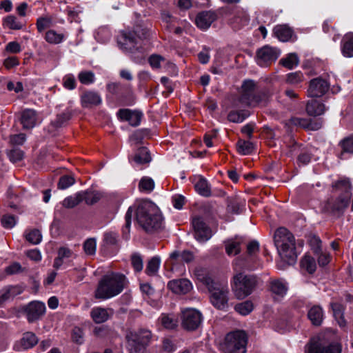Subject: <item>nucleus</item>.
I'll list each match as a JSON object with an SVG mask.
<instances>
[{"mask_svg": "<svg viewBox=\"0 0 353 353\" xmlns=\"http://www.w3.org/2000/svg\"><path fill=\"white\" fill-rule=\"evenodd\" d=\"M333 191L339 192L337 196L330 197L321 205L322 213L334 217L339 218L343 215L349 206L352 196V187L349 179H341L332 184Z\"/></svg>", "mask_w": 353, "mask_h": 353, "instance_id": "f257e3e1", "label": "nucleus"}, {"mask_svg": "<svg viewBox=\"0 0 353 353\" xmlns=\"http://www.w3.org/2000/svg\"><path fill=\"white\" fill-rule=\"evenodd\" d=\"M149 37V29L136 24L133 31H121L117 38L119 48L130 54L132 59L140 63L144 59V52L141 41Z\"/></svg>", "mask_w": 353, "mask_h": 353, "instance_id": "f03ea898", "label": "nucleus"}, {"mask_svg": "<svg viewBox=\"0 0 353 353\" xmlns=\"http://www.w3.org/2000/svg\"><path fill=\"white\" fill-rule=\"evenodd\" d=\"M136 217L139 224L147 232H152L162 228V216L157 206L150 201L139 203L136 208Z\"/></svg>", "mask_w": 353, "mask_h": 353, "instance_id": "7ed1b4c3", "label": "nucleus"}, {"mask_svg": "<svg viewBox=\"0 0 353 353\" xmlns=\"http://www.w3.org/2000/svg\"><path fill=\"white\" fill-rule=\"evenodd\" d=\"M125 281V275L119 273L103 276L95 290V298L105 300L118 295L123 291Z\"/></svg>", "mask_w": 353, "mask_h": 353, "instance_id": "20e7f679", "label": "nucleus"}, {"mask_svg": "<svg viewBox=\"0 0 353 353\" xmlns=\"http://www.w3.org/2000/svg\"><path fill=\"white\" fill-rule=\"evenodd\" d=\"M274 241L281 258L293 263L297 258L294 235L285 228H278L274 236Z\"/></svg>", "mask_w": 353, "mask_h": 353, "instance_id": "39448f33", "label": "nucleus"}, {"mask_svg": "<svg viewBox=\"0 0 353 353\" xmlns=\"http://www.w3.org/2000/svg\"><path fill=\"white\" fill-rule=\"evenodd\" d=\"M232 290L238 299H243L250 295L259 284L260 279L254 274L239 273L233 277Z\"/></svg>", "mask_w": 353, "mask_h": 353, "instance_id": "423d86ee", "label": "nucleus"}, {"mask_svg": "<svg viewBox=\"0 0 353 353\" xmlns=\"http://www.w3.org/2000/svg\"><path fill=\"white\" fill-rule=\"evenodd\" d=\"M248 336L242 330H236L228 334L221 346L225 353H246Z\"/></svg>", "mask_w": 353, "mask_h": 353, "instance_id": "0eeeda50", "label": "nucleus"}, {"mask_svg": "<svg viewBox=\"0 0 353 353\" xmlns=\"http://www.w3.org/2000/svg\"><path fill=\"white\" fill-rule=\"evenodd\" d=\"M208 290L210 292V301L212 305L217 310H228L230 294L228 285L216 282Z\"/></svg>", "mask_w": 353, "mask_h": 353, "instance_id": "6e6552de", "label": "nucleus"}, {"mask_svg": "<svg viewBox=\"0 0 353 353\" xmlns=\"http://www.w3.org/2000/svg\"><path fill=\"white\" fill-rule=\"evenodd\" d=\"M151 336L152 334L148 330H141L127 334L128 348L130 353H145Z\"/></svg>", "mask_w": 353, "mask_h": 353, "instance_id": "1a4fd4ad", "label": "nucleus"}, {"mask_svg": "<svg viewBox=\"0 0 353 353\" xmlns=\"http://www.w3.org/2000/svg\"><path fill=\"white\" fill-rule=\"evenodd\" d=\"M259 252V243L257 241H250L247 245V255L244 259L239 258L236 263H239L241 268L254 270L257 268L260 263L257 257Z\"/></svg>", "mask_w": 353, "mask_h": 353, "instance_id": "9d476101", "label": "nucleus"}, {"mask_svg": "<svg viewBox=\"0 0 353 353\" xmlns=\"http://www.w3.org/2000/svg\"><path fill=\"white\" fill-rule=\"evenodd\" d=\"M182 326L189 331L196 330L201 324L203 316L201 313L193 308H187L182 312Z\"/></svg>", "mask_w": 353, "mask_h": 353, "instance_id": "9b49d317", "label": "nucleus"}, {"mask_svg": "<svg viewBox=\"0 0 353 353\" xmlns=\"http://www.w3.org/2000/svg\"><path fill=\"white\" fill-rule=\"evenodd\" d=\"M281 54L277 48L265 46L256 52V62L262 67H266L276 61Z\"/></svg>", "mask_w": 353, "mask_h": 353, "instance_id": "f8f14e48", "label": "nucleus"}, {"mask_svg": "<svg viewBox=\"0 0 353 353\" xmlns=\"http://www.w3.org/2000/svg\"><path fill=\"white\" fill-rule=\"evenodd\" d=\"M341 345L339 343L323 344L321 341L311 340L305 345V353H341Z\"/></svg>", "mask_w": 353, "mask_h": 353, "instance_id": "ddd939ff", "label": "nucleus"}, {"mask_svg": "<svg viewBox=\"0 0 353 353\" xmlns=\"http://www.w3.org/2000/svg\"><path fill=\"white\" fill-rule=\"evenodd\" d=\"M192 223L194 230V238L196 241L205 243L211 239L213 235L212 231L202 217H194Z\"/></svg>", "mask_w": 353, "mask_h": 353, "instance_id": "4468645a", "label": "nucleus"}, {"mask_svg": "<svg viewBox=\"0 0 353 353\" xmlns=\"http://www.w3.org/2000/svg\"><path fill=\"white\" fill-rule=\"evenodd\" d=\"M241 89L242 92L239 97L240 103L251 107L257 92L256 83L252 79L245 80L241 85Z\"/></svg>", "mask_w": 353, "mask_h": 353, "instance_id": "2eb2a0df", "label": "nucleus"}, {"mask_svg": "<svg viewBox=\"0 0 353 353\" xmlns=\"http://www.w3.org/2000/svg\"><path fill=\"white\" fill-rule=\"evenodd\" d=\"M330 83L321 77H317L310 81L307 95L310 97H321L330 89Z\"/></svg>", "mask_w": 353, "mask_h": 353, "instance_id": "dca6fc26", "label": "nucleus"}, {"mask_svg": "<svg viewBox=\"0 0 353 353\" xmlns=\"http://www.w3.org/2000/svg\"><path fill=\"white\" fill-rule=\"evenodd\" d=\"M23 311L29 323H33L43 316L46 312V305L38 301L30 302L24 306Z\"/></svg>", "mask_w": 353, "mask_h": 353, "instance_id": "f3484780", "label": "nucleus"}, {"mask_svg": "<svg viewBox=\"0 0 353 353\" xmlns=\"http://www.w3.org/2000/svg\"><path fill=\"white\" fill-rule=\"evenodd\" d=\"M291 152L297 154V161L303 165L309 163L312 157V148L307 145L299 144L293 141L292 145L290 146Z\"/></svg>", "mask_w": 353, "mask_h": 353, "instance_id": "a211bd4d", "label": "nucleus"}, {"mask_svg": "<svg viewBox=\"0 0 353 353\" xmlns=\"http://www.w3.org/2000/svg\"><path fill=\"white\" fill-rule=\"evenodd\" d=\"M117 115L121 121H128L130 125L136 127L139 125L143 113L136 110L123 108L118 110Z\"/></svg>", "mask_w": 353, "mask_h": 353, "instance_id": "6ab92c4d", "label": "nucleus"}, {"mask_svg": "<svg viewBox=\"0 0 353 353\" xmlns=\"http://www.w3.org/2000/svg\"><path fill=\"white\" fill-rule=\"evenodd\" d=\"M81 103L85 108L97 106L102 103V98L99 92L87 90L81 95Z\"/></svg>", "mask_w": 353, "mask_h": 353, "instance_id": "aec40b11", "label": "nucleus"}, {"mask_svg": "<svg viewBox=\"0 0 353 353\" xmlns=\"http://www.w3.org/2000/svg\"><path fill=\"white\" fill-rule=\"evenodd\" d=\"M216 14L212 11H203L199 12L195 19L196 26L203 30H206L216 20Z\"/></svg>", "mask_w": 353, "mask_h": 353, "instance_id": "412c9836", "label": "nucleus"}, {"mask_svg": "<svg viewBox=\"0 0 353 353\" xmlns=\"http://www.w3.org/2000/svg\"><path fill=\"white\" fill-rule=\"evenodd\" d=\"M21 123L24 129H32L37 123L38 115L36 110L27 108L23 110L21 113Z\"/></svg>", "mask_w": 353, "mask_h": 353, "instance_id": "4be33fe9", "label": "nucleus"}, {"mask_svg": "<svg viewBox=\"0 0 353 353\" xmlns=\"http://www.w3.org/2000/svg\"><path fill=\"white\" fill-rule=\"evenodd\" d=\"M168 287L175 294H185L192 290V285L188 279H181L170 281Z\"/></svg>", "mask_w": 353, "mask_h": 353, "instance_id": "5701e85b", "label": "nucleus"}, {"mask_svg": "<svg viewBox=\"0 0 353 353\" xmlns=\"http://www.w3.org/2000/svg\"><path fill=\"white\" fill-rule=\"evenodd\" d=\"M288 284L283 279H272L269 283V290L274 299L283 298L287 293Z\"/></svg>", "mask_w": 353, "mask_h": 353, "instance_id": "b1692460", "label": "nucleus"}, {"mask_svg": "<svg viewBox=\"0 0 353 353\" xmlns=\"http://www.w3.org/2000/svg\"><path fill=\"white\" fill-rule=\"evenodd\" d=\"M113 314V310L110 308L96 307L92 309L90 316L96 323H103L107 321Z\"/></svg>", "mask_w": 353, "mask_h": 353, "instance_id": "393cba45", "label": "nucleus"}, {"mask_svg": "<svg viewBox=\"0 0 353 353\" xmlns=\"http://www.w3.org/2000/svg\"><path fill=\"white\" fill-rule=\"evenodd\" d=\"M39 342V339L36 334L32 332H26L23 334L20 339L17 350H27L34 347Z\"/></svg>", "mask_w": 353, "mask_h": 353, "instance_id": "a878e982", "label": "nucleus"}, {"mask_svg": "<svg viewBox=\"0 0 353 353\" xmlns=\"http://www.w3.org/2000/svg\"><path fill=\"white\" fill-rule=\"evenodd\" d=\"M151 160L150 151L146 147H140L135 152L133 157H129V161L130 162L133 161L137 165L149 163Z\"/></svg>", "mask_w": 353, "mask_h": 353, "instance_id": "bb28decb", "label": "nucleus"}, {"mask_svg": "<svg viewBox=\"0 0 353 353\" xmlns=\"http://www.w3.org/2000/svg\"><path fill=\"white\" fill-rule=\"evenodd\" d=\"M245 204V200L239 196H230L227 199V210L230 213L239 214L242 212Z\"/></svg>", "mask_w": 353, "mask_h": 353, "instance_id": "cd10ccee", "label": "nucleus"}, {"mask_svg": "<svg viewBox=\"0 0 353 353\" xmlns=\"http://www.w3.org/2000/svg\"><path fill=\"white\" fill-rule=\"evenodd\" d=\"M274 35L283 42L288 41L292 37L293 30L287 25H277L273 29Z\"/></svg>", "mask_w": 353, "mask_h": 353, "instance_id": "c85d7f7f", "label": "nucleus"}, {"mask_svg": "<svg viewBox=\"0 0 353 353\" xmlns=\"http://www.w3.org/2000/svg\"><path fill=\"white\" fill-rule=\"evenodd\" d=\"M2 25L4 28L12 30H22L26 24L15 15L10 14L3 19Z\"/></svg>", "mask_w": 353, "mask_h": 353, "instance_id": "c756f323", "label": "nucleus"}, {"mask_svg": "<svg viewBox=\"0 0 353 353\" xmlns=\"http://www.w3.org/2000/svg\"><path fill=\"white\" fill-rule=\"evenodd\" d=\"M307 317L313 325H321L324 317L323 310L322 307H320L319 305L312 306L308 310Z\"/></svg>", "mask_w": 353, "mask_h": 353, "instance_id": "7c9ffc66", "label": "nucleus"}, {"mask_svg": "<svg viewBox=\"0 0 353 353\" xmlns=\"http://www.w3.org/2000/svg\"><path fill=\"white\" fill-rule=\"evenodd\" d=\"M73 252L66 247H61L57 252V256L54 260L53 267L58 270L65 263V260L70 258Z\"/></svg>", "mask_w": 353, "mask_h": 353, "instance_id": "2f4dec72", "label": "nucleus"}, {"mask_svg": "<svg viewBox=\"0 0 353 353\" xmlns=\"http://www.w3.org/2000/svg\"><path fill=\"white\" fill-rule=\"evenodd\" d=\"M194 275L197 280L205 285L208 289L216 282L208 273V270L203 268H196Z\"/></svg>", "mask_w": 353, "mask_h": 353, "instance_id": "473e14b6", "label": "nucleus"}, {"mask_svg": "<svg viewBox=\"0 0 353 353\" xmlns=\"http://www.w3.org/2000/svg\"><path fill=\"white\" fill-rule=\"evenodd\" d=\"M341 51L345 57H353V32L346 34L342 40Z\"/></svg>", "mask_w": 353, "mask_h": 353, "instance_id": "72a5a7b5", "label": "nucleus"}, {"mask_svg": "<svg viewBox=\"0 0 353 353\" xmlns=\"http://www.w3.org/2000/svg\"><path fill=\"white\" fill-rule=\"evenodd\" d=\"M306 112L310 116L316 117L324 113L325 105L315 99H312L307 103Z\"/></svg>", "mask_w": 353, "mask_h": 353, "instance_id": "f704fd0d", "label": "nucleus"}, {"mask_svg": "<svg viewBox=\"0 0 353 353\" xmlns=\"http://www.w3.org/2000/svg\"><path fill=\"white\" fill-rule=\"evenodd\" d=\"M170 258L172 261L176 262H185L187 263L192 261L194 259V254L190 250L174 251L170 254Z\"/></svg>", "mask_w": 353, "mask_h": 353, "instance_id": "c9c22d12", "label": "nucleus"}, {"mask_svg": "<svg viewBox=\"0 0 353 353\" xmlns=\"http://www.w3.org/2000/svg\"><path fill=\"white\" fill-rule=\"evenodd\" d=\"M270 97L271 94L268 90H257L251 107L266 105L270 101Z\"/></svg>", "mask_w": 353, "mask_h": 353, "instance_id": "e433bc0d", "label": "nucleus"}, {"mask_svg": "<svg viewBox=\"0 0 353 353\" xmlns=\"http://www.w3.org/2000/svg\"><path fill=\"white\" fill-rule=\"evenodd\" d=\"M331 307L332 309L333 315L335 319L337 321L339 326L341 327H345L346 321L343 316V306L339 303H331Z\"/></svg>", "mask_w": 353, "mask_h": 353, "instance_id": "4c0bfd02", "label": "nucleus"}, {"mask_svg": "<svg viewBox=\"0 0 353 353\" xmlns=\"http://www.w3.org/2000/svg\"><path fill=\"white\" fill-rule=\"evenodd\" d=\"M44 38L48 43L57 45L62 43L65 37L63 33H58L54 30H49L46 32Z\"/></svg>", "mask_w": 353, "mask_h": 353, "instance_id": "58836bf2", "label": "nucleus"}, {"mask_svg": "<svg viewBox=\"0 0 353 353\" xmlns=\"http://www.w3.org/2000/svg\"><path fill=\"white\" fill-rule=\"evenodd\" d=\"M161 264L159 256H153L147 263L145 272L150 276L157 274Z\"/></svg>", "mask_w": 353, "mask_h": 353, "instance_id": "ea45409f", "label": "nucleus"}, {"mask_svg": "<svg viewBox=\"0 0 353 353\" xmlns=\"http://www.w3.org/2000/svg\"><path fill=\"white\" fill-rule=\"evenodd\" d=\"M194 188L200 195L205 197L211 196L210 186L206 179L200 178L195 183Z\"/></svg>", "mask_w": 353, "mask_h": 353, "instance_id": "a19ab883", "label": "nucleus"}, {"mask_svg": "<svg viewBox=\"0 0 353 353\" xmlns=\"http://www.w3.org/2000/svg\"><path fill=\"white\" fill-rule=\"evenodd\" d=\"M249 116L248 110H232L228 114V119L232 123H241Z\"/></svg>", "mask_w": 353, "mask_h": 353, "instance_id": "79ce46f5", "label": "nucleus"}, {"mask_svg": "<svg viewBox=\"0 0 353 353\" xmlns=\"http://www.w3.org/2000/svg\"><path fill=\"white\" fill-rule=\"evenodd\" d=\"M71 110L66 109L63 112L57 115L56 119L52 121V125L57 128L62 127L68 121L71 119Z\"/></svg>", "mask_w": 353, "mask_h": 353, "instance_id": "37998d69", "label": "nucleus"}, {"mask_svg": "<svg viewBox=\"0 0 353 353\" xmlns=\"http://www.w3.org/2000/svg\"><path fill=\"white\" fill-rule=\"evenodd\" d=\"M81 201H84L88 205H93L97 203L101 196L98 192L95 191H85L80 192Z\"/></svg>", "mask_w": 353, "mask_h": 353, "instance_id": "c03bdc74", "label": "nucleus"}, {"mask_svg": "<svg viewBox=\"0 0 353 353\" xmlns=\"http://www.w3.org/2000/svg\"><path fill=\"white\" fill-rule=\"evenodd\" d=\"M237 151L242 155L251 154L254 150V144L249 141L240 139L236 143Z\"/></svg>", "mask_w": 353, "mask_h": 353, "instance_id": "a18cd8bd", "label": "nucleus"}, {"mask_svg": "<svg viewBox=\"0 0 353 353\" xmlns=\"http://www.w3.org/2000/svg\"><path fill=\"white\" fill-rule=\"evenodd\" d=\"M299 57L296 53H290L286 57L281 59L279 63L288 69H292L299 65Z\"/></svg>", "mask_w": 353, "mask_h": 353, "instance_id": "49530a36", "label": "nucleus"}, {"mask_svg": "<svg viewBox=\"0 0 353 353\" xmlns=\"http://www.w3.org/2000/svg\"><path fill=\"white\" fill-rule=\"evenodd\" d=\"M25 238L26 241L33 245H37L42 240L41 232L37 229L26 230L25 232Z\"/></svg>", "mask_w": 353, "mask_h": 353, "instance_id": "de8ad7c7", "label": "nucleus"}, {"mask_svg": "<svg viewBox=\"0 0 353 353\" xmlns=\"http://www.w3.org/2000/svg\"><path fill=\"white\" fill-rule=\"evenodd\" d=\"M133 212H134V208H133V207L130 206L128 208V209L125 213V225L122 228V234H123V237L125 239H128L129 237Z\"/></svg>", "mask_w": 353, "mask_h": 353, "instance_id": "09e8293b", "label": "nucleus"}, {"mask_svg": "<svg viewBox=\"0 0 353 353\" xmlns=\"http://www.w3.org/2000/svg\"><path fill=\"white\" fill-rule=\"evenodd\" d=\"M301 265L310 274L314 273L316 268V261L314 259L308 255H305L301 259Z\"/></svg>", "mask_w": 353, "mask_h": 353, "instance_id": "8fccbe9b", "label": "nucleus"}, {"mask_svg": "<svg viewBox=\"0 0 353 353\" xmlns=\"http://www.w3.org/2000/svg\"><path fill=\"white\" fill-rule=\"evenodd\" d=\"M253 309L254 305L251 301H245L234 306L235 311L243 316L249 314Z\"/></svg>", "mask_w": 353, "mask_h": 353, "instance_id": "3c124183", "label": "nucleus"}, {"mask_svg": "<svg viewBox=\"0 0 353 353\" xmlns=\"http://www.w3.org/2000/svg\"><path fill=\"white\" fill-rule=\"evenodd\" d=\"M160 321L165 328L170 330L174 329L178 323L177 319L171 314H162Z\"/></svg>", "mask_w": 353, "mask_h": 353, "instance_id": "603ef678", "label": "nucleus"}, {"mask_svg": "<svg viewBox=\"0 0 353 353\" xmlns=\"http://www.w3.org/2000/svg\"><path fill=\"white\" fill-rule=\"evenodd\" d=\"M81 202L80 192L74 195L67 196L62 201V205L66 208H72Z\"/></svg>", "mask_w": 353, "mask_h": 353, "instance_id": "864d4df0", "label": "nucleus"}, {"mask_svg": "<svg viewBox=\"0 0 353 353\" xmlns=\"http://www.w3.org/2000/svg\"><path fill=\"white\" fill-rule=\"evenodd\" d=\"M78 79L82 84L90 85L95 81V75L92 71L83 70L79 73Z\"/></svg>", "mask_w": 353, "mask_h": 353, "instance_id": "5fc2aeb1", "label": "nucleus"}, {"mask_svg": "<svg viewBox=\"0 0 353 353\" xmlns=\"http://www.w3.org/2000/svg\"><path fill=\"white\" fill-rule=\"evenodd\" d=\"M103 242L108 246H117L119 235L114 232H107L103 235Z\"/></svg>", "mask_w": 353, "mask_h": 353, "instance_id": "6e6d98bb", "label": "nucleus"}, {"mask_svg": "<svg viewBox=\"0 0 353 353\" xmlns=\"http://www.w3.org/2000/svg\"><path fill=\"white\" fill-rule=\"evenodd\" d=\"M52 23V18L46 16L39 17L37 20V28L39 32H42L45 29L50 28Z\"/></svg>", "mask_w": 353, "mask_h": 353, "instance_id": "4d7b16f0", "label": "nucleus"}, {"mask_svg": "<svg viewBox=\"0 0 353 353\" xmlns=\"http://www.w3.org/2000/svg\"><path fill=\"white\" fill-rule=\"evenodd\" d=\"M154 182L149 177H143L139 184V188L141 192H150L154 190Z\"/></svg>", "mask_w": 353, "mask_h": 353, "instance_id": "13d9d810", "label": "nucleus"}, {"mask_svg": "<svg viewBox=\"0 0 353 353\" xmlns=\"http://www.w3.org/2000/svg\"><path fill=\"white\" fill-rule=\"evenodd\" d=\"M225 251L228 255H236L241 251L240 242L230 240L225 244Z\"/></svg>", "mask_w": 353, "mask_h": 353, "instance_id": "bf43d9fd", "label": "nucleus"}, {"mask_svg": "<svg viewBox=\"0 0 353 353\" xmlns=\"http://www.w3.org/2000/svg\"><path fill=\"white\" fill-rule=\"evenodd\" d=\"M96 39L99 42L106 43L111 38V32L108 28L102 27L97 30L95 35Z\"/></svg>", "mask_w": 353, "mask_h": 353, "instance_id": "052dcab7", "label": "nucleus"}, {"mask_svg": "<svg viewBox=\"0 0 353 353\" xmlns=\"http://www.w3.org/2000/svg\"><path fill=\"white\" fill-rule=\"evenodd\" d=\"M131 264L136 272H140L143 268V262L142 256L139 253H134L131 256Z\"/></svg>", "mask_w": 353, "mask_h": 353, "instance_id": "680f3d73", "label": "nucleus"}, {"mask_svg": "<svg viewBox=\"0 0 353 353\" xmlns=\"http://www.w3.org/2000/svg\"><path fill=\"white\" fill-rule=\"evenodd\" d=\"M304 79L303 73L300 71L291 72L287 75L286 82L289 84L296 85L301 83Z\"/></svg>", "mask_w": 353, "mask_h": 353, "instance_id": "e2e57ef3", "label": "nucleus"}, {"mask_svg": "<svg viewBox=\"0 0 353 353\" xmlns=\"http://www.w3.org/2000/svg\"><path fill=\"white\" fill-rule=\"evenodd\" d=\"M148 62L153 69L161 68V63L167 62L165 57L157 54H152L148 58Z\"/></svg>", "mask_w": 353, "mask_h": 353, "instance_id": "0e129e2a", "label": "nucleus"}, {"mask_svg": "<svg viewBox=\"0 0 353 353\" xmlns=\"http://www.w3.org/2000/svg\"><path fill=\"white\" fill-rule=\"evenodd\" d=\"M75 183L74 178L71 175H63L60 177L57 184L60 190H65L72 186Z\"/></svg>", "mask_w": 353, "mask_h": 353, "instance_id": "69168bd1", "label": "nucleus"}, {"mask_svg": "<svg viewBox=\"0 0 353 353\" xmlns=\"http://www.w3.org/2000/svg\"><path fill=\"white\" fill-rule=\"evenodd\" d=\"M10 161L12 163H17L21 161L23 158V152L19 148H13L7 152Z\"/></svg>", "mask_w": 353, "mask_h": 353, "instance_id": "338daca9", "label": "nucleus"}, {"mask_svg": "<svg viewBox=\"0 0 353 353\" xmlns=\"http://www.w3.org/2000/svg\"><path fill=\"white\" fill-rule=\"evenodd\" d=\"M340 144L344 152L353 154V134L345 138Z\"/></svg>", "mask_w": 353, "mask_h": 353, "instance_id": "774afa93", "label": "nucleus"}]
</instances>
